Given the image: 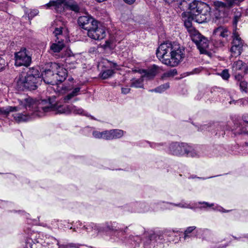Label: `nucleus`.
<instances>
[{"label":"nucleus","instance_id":"obj_1","mask_svg":"<svg viewBox=\"0 0 248 248\" xmlns=\"http://www.w3.org/2000/svg\"><path fill=\"white\" fill-rule=\"evenodd\" d=\"M184 49L180 45L166 42L161 44L156 50L158 59L164 64L171 67L178 65L184 57Z\"/></svg>","mask_w":248,"mask_h":248},{"label":"nucleus","instance_id":"obj_2","mask_svg":"<svg viewBox=\"0 0 248 248\" xmlns=\"http://www.w3.org/2000/svg\"><path fill=\"white\" fill-rule=\"evenodd\" d=\"M40 74L37 68L32 67L26 73H22L16 78V86L20 90H36L40 81Z\"/></svg>","mask_w":248,"mask_h":248},{"label":"nucleus","instance_id":"obj_3","mask_svg":"<svg viewBox=\"0 0 248 248\" xmlns=\"http://www.w3.org/2000/svg\"><path fill=\"white\" fill-rule=\"evenodd\" d=\"M30 104L28 106H31L36 108V110L41 112L40 114H37L40 117L44 116L46 113L54 112L55 114L69 113V109L68 106H64L58 103L53 104L50 99L48 100H40L33 101V99H29L28 101Z\"/></svg>","mask_w":248,"mask_h":248},{"label":"nucleus","instance_id":"obj_4","mask_svg":"<svg viewBox=\"0 0 248 248\" xmlns=\"http://www.w3.org/2000/svg\"><path fill=\"white\" fill-rule=\"evenodd\" d=\"M170 153L174 155L194 157L196 154L191 151V148L186 143L178 142L171 143L169 146Z\"/></svg>","mask_w":248,"mask_h":248},{"label":"nucleus","instance_id":"obj_5","mask_svg":"<svg viewBox=\"0 0 248 248\" xmlns=\"http://www.w3.org/2000/svg\"><path fill=\"white\" fill-rule=\"evenodd\" d=\"M179 7L183 10L187 8L190 10V12L192 13L202 11L205 12L210 10L208 5L199 0H193L191 2H189V0H183L179 3Z\"/></svg>","mask_w":248,"mask_h":248},{"label":"nucleus","instance_id":"obj_6","mask_svg":"<svg viewBox=\"0 0 248 248\" xmlns=\"http://www.w3.org/2000/svg\"><path fill=\"white\" fill-rule=\"evenodd\" d=\"M188 32L190 34L191 40L197 45L200 53L202 54L205 53L206 52V48L208 46L207 39L195 29Z\"/></svg>","mask_w":248,"mask_h":248},{"label":"nucleus","instance_id":"obj_7","mask_svg":"<svg viewBox=\"0 0 248 248\" xmlns=\"http://www.w3.org/2000/svg\"><path fill=\"white\" fill-rule=\"evenodd\" d=\"M29 99H32V98H27L25 99V108L28 109V108H29L30 109H31L32 111H33L31 114L30 115L29 113L27 114H23L22 113H17L14 115V118L16 121L18 123L20 122H27L30 120H31L33 118H34L35 116H38L40 117L37 114H40L41 112L36 110V108L32 107L31 106V107L28 106V105L30 104L29 102H28V100Z\"/></svg>","mask_w":248,"mask_h":248},{"label":"nucleus","instance_id":"obj_8","mask_svg":"<svg viewBox=\"0 0 248 248\" xmlns=\"http://www.w3.org/2000/svg\"><path fill=\"white\" fill-rule=\"evenodd\" d=\"M15 65L16 66H29L31 62V58L27 53L26 48L15 53Z\"/></svg>","mask_w":248,"mask_h":248},{"label":"nucleus","instance_id":"obj_9","mask_svg":"<svg viewBox=\"0 0 248 248\" xmlns=\"http://www.w3.org/2000/svg\"><path fill=\"white\" fill-rule=\"evenodd\" d=\"M232 37L233 40L231 51L232 56L236 57L242 53L244 42L236 31L233 33Z\"/></svg>","mask_w":248,"mask_h":248},{"label":"nucleus","instance_id":"obj_10","mask_svg":"<svg viewBox=\"0 0 248 248\" xmlns=\"http://www.w3.org/2000/svg\"><path fill=\"white\" fill-rule=\"evenodd\" d=\"M88 35L89 37L98 40L103 39L106 36L104 29L98 26V22L94 23V25L88 31Z\"/></svg>","mask_w":248,"mask_h":248},{"label":"nucleus","instance_id":"obj_11","mask_svg":"<svg viewBox=\"0 0 248 248\" xmlns=\"http://www.w3.org/2000/svg\"><path fill=\"white\" fill-rule=\"evenodd\" d=\"M97 20L90 16H81L78 18V25L82 29L87 31L97 23Z\"/></svg>","mask_w":248,"mask_h":248},{"label":"nucleus","instance_id":"obj_12","mask_svg":"<svg viewBox=\"0 0 248 248\" xmlns=\"http://www.w3.org/2000/svg\"><path fill=\"white\" fill-rule=\"evenodd\" d=\"M182 19L184 21V26L188 31L195 29L192 26V21H195L194 13L188 12H184L182 15Z\"/></svg>","mask_w":248,"mask_h":248},{"label":"nucleus","instance_id":"obj_13","mask_svg":"<svg viewBox=\"0 0 248 248\" xmlns=\"http://www.w3.org/2000/svg\"><path fill=\"white\" fill-rule=\"evenodd\" d=\"M41 76L46 83L52 85H57L55 74L50 69H46L43 71Z\"/></svg>","mask_w":248,"mask_h":248},{"label":"nucleus","instance_id":"obj_14","mask_svg":"<svg viewBox=\"0 0 248 248\" xmlns=\"http://www.w3.org/2000/svg\"><path fill=\"white\" fill-rule=\"evenodd\" d=\"M66 0H50L48 3L44 5V6L46 7V9H51L53 7L58 12L59 11V9H62V4H64L65 6V2Z\"/></svg>","mask_w":248,"mask_h":248},{"label":"nucleus","instance_id":"obj_15","mask_svg":"<svg viewBox=\"0 0 248 248\" xmlns=\"http://www.w3.org/2000/svg\"><path fill=\"white\" fill-rule=\"evenodd\" d=\"M210 10L207 11H199L194 13L195 21L198 23H202L207 21Z\"/></svg>","mask_w":248,"mask_h":248},{"label":"nucleus","instance_id":"obj_16","mask_svg":"<svg viewBox=\"0 0 248 248\" xmlns=\"http://www.w3.org/2000/svg\"><path fill=\"white\" fill-rule=\"evenodd\" d=\"M55 43H52L50 46V50L54 53L60 52L65 46L63 40L55 39Z\"/></svg>","mask_w":248,"mask_h":248},{"label":"nucleus","instance_id":"obj_17","mask_svg":"<svg viewBox=\"0 0 248 248\" xmlns=\"http://www.w3.org/2000/svg\"><path fill=\"white\" fill-rule=\"evenodd\" d=\"M57 84L64 81L67 76V71L65 68H60L57 73L55 74Z\"/></svg>","mask_w":248,"mask_h":248},{"label":"nucleus","instance_id":"obj_18","mask_svg":"<svg viewBox=\"0 0 248 248\" xmlns=\"http://www.w3.org/2000/svg\"><path fill=\"white\" fill-rule=\"evenodd\" d=\"M158 70V67L154 64L150 68L146 70L145 74V78L148 79H153L157 74Z\"/></svg>","mask_w":248,"mask_h":248},{"label":"nucleus","instance_id":"obj_19","mask_svg":"<svg viewBox=\"0 0 248 248\" xmlns=\"http://www.w3.org/2000/svg\"><path fill=\"white\" fill-rule=\"evenodd\" d=\"M65 7L76 13H78L80 10L78 3L73 0H67L65 2Z\"/></svg>","mask_w":248,"mask_h":248},{"label":"nucleus","instance_id":"obj_20","mask_svg":"<svg viewBox=\"0 0 248 248\" xmlns=\"http://www.w3.org/2000/svg\"><path fill=\"white\" fill-rule=\"evenodd\" d=\"M117 224L115 222H106L105 224V226L103 228V231L111 232L122 231L121 229H117V226L116 225Z\"/></svg>","mask_w":248,"mask_h":248},{"label":"nucleus","instance_id":"obj_21","mask_svg":"<svg viewBox=\"0 0 248 248\" xmlns=\"http://www.w3.org/2000/svg\"><path fill=\"white\" fill-rule=\"evenodd\" d=\"M68 108L69 109V113H73L76 114H80L89 116L81 108H78L74 105L68 106Z\"/></svg>","mask_w":248,"mask_h":248},{"label":"nucleus","instance_id":"obj_22","mask_svg":"<svg viewBox=\"0 0 248 248\" xmlns=\"http://www.w3.org/2000/svg\"><path fill=\"white\" fill-rule=\"evenodd\" d=\"M246 63L241 60H238L234 62L232 65V70L234 72H236L238 70H241Z\"/></svg>","mask_w":248,"mask_h":248},{"label":"nucleus","instance_id":"obj_23","mask_svg":"<svg viewBox=\"0 0 248 248\" xmlns=\"http://www.w3.org/2000/svg\"><path fill=\"white\" fill-rule=\"evenodd\" d=\"M169 87L170 84L168 82L162 85H161L159 86L156 87V88L151 90L150 91L161 93L166 91L167 89H169Z\"/></svg>","mask_w":248,"mask_h":248},{"label":"nucleus","instance_id":"obj_24","mask_svg":"<svg viewBox=\"0 0 248 248\" xmlns=\"http://www.w3.org/2000/svg\"><path fill=\"white\" fill-rule=\"evenodd\" d=\"M214 5L216 10L219 11H222L226 8H229L227 5V3H225L220 1H216L214 2Z\"/></svg>","mask_w":248,"mask_h":248},{"label":"nucleus","instance_id":"obj_25","mask_svg":"<svg viewBox=\"0 0 248 248\" xmlns=\"http://www.w3.org/2000/svg\"><path fill=\"white\" fill-rule=\"evenodd\" d=\"M18 110V107L8 106L5 108H1V112L4 114H8L10 112L17 111Z\"/></svg>","mask_w":248,"mask_h":248},{"label":"nucleus","instance_id":"obj_26","mask_svg":"<svg viewBox=\"0 0 248 248\" xmlns=\"http://www.w3.org/2000/svg\"><path fill=\"white\" fill-rule=\"evenodd\" d=\"M112 138L114 139H118L121 138L124 134V131L120 129H112Z\"/></svg>","mask_w":248,"mask_h":248},{"label":"nucleus","instance_id":"obj_27","mask_svg":"<svg viewBox=\"0 0 248 248\" xmlns=\"http://www.w3.org/2000/svg\"><path fill=\"white\" fill-rule=\"evenodd\" d=\"M143 79L142 78L139 79H133L131 84V87H134L136 88H142Z\"/></svg>","mask_w":248,"mask_h":248},{"label":"nucleus","instance_id":"obj_28","mask_svg":"<svg viewBox=\"0 0 248 248\" xmlns=\"http://www.w3.org/2000/svg\"><path fill=\"white\" fill-rule=\"evenodd\" d=\"M177 74V72L175 69H171L167 72L164 73L161 76V79H163L166 78L173 77Z\"/></svg>","mask_w":248,"mask_h":248},{"label":"nucleus","instance_id":"obj_29","mask_svg":"<svg viewBox=\"0 0 248 248\" xmlns=\"http://www.w3.org/2000/svg\"><path fill=\"white\" fill-rule=\"evenodd\" d=\"M114 74V71L111 69H108L103 71L101 74V77L103 79H107L110 78Z\"/></svg>","mask_w":248,"mask_h":248},{"label":"nucleus","instance_id":"obj_30","mask_svg":"<svg viewBox=\"0 0 248 248\" xmlns=\"http://www.w3.org/2000/svg\"><path fill=\"white\" fill-rule=\"evenodd\" d=\"M196 227L195 226H190L187 227L184 232V239L186 240L187 238H189V234L193 232L196 229Z\"/></svg>","mask_w":248,"mask_h":248},{"label":"nucleus","instance_id":"obj_31","mask_svg":"<svg viewBox=\"0 0 248 248\" xmlns=\"http://www.w3.org/2000/svg\"><path fill=\"white\" fill-rule=\"evenodd\" d=\"M245 0H228L226 2L229 8L232 7L234 5H239L240 3Z\"/></svg>","mask_w":248,"mask_h":248},{"label":"nucleus","instance_id":"obj_32","mask_svg":"<svg viewBox=\"0 0 248 248\" xmlns=\"http://www.w3.org/2000/svg\"><path fill=\"white\" fill-rule=\"evenodd\" d=\"M237 85L239 86L240 89L242 92H247L248 91V83L246 81L243 80L238 83H237Z\"/></svg>","mask_w":248,"mask_h":248},{"label":"nucleus","instance_id":"obj_33","mask_svg":"<svg viewBox=\"0 0 248 248\" xmlns=\"http://www.w3.org/2000/svg\"><path fill=\"white\" fill-rule=\"evenodd\" d=\"M62 27L60 28H56L55 30L53 31V33L54 36L56 37V39L60 40L61 39L59 38L60 35H62Z\"/></svg>","mask_w":248,"mask_h":248},{"label":"nucleus","instance_id":"obj_34","mask_svg":"<svg viewBox=\"0 0 248 248\" xmlns=\"http://www.w3.org/2000/svg\"><path fill=\"white\" fill-rule=\"evenodd\" d=\"M103 139L106 140H113L112 132L110 130H106L104 131Z\"/></svg>","mask_w":248,"mask_h":248},{"label":"nucleus","instance_id":"obj_35","mask_svg":"<svg viewBox=\"0 0 248 248\" xmlns=\"http://www.w3.org/2000/svg\"><path fill=\"white\" fill-rule=\"evenodd\" d=\"M241 16H242L241 13L240 12H237L235 14V15H234V16L233 17V24L235 27L236 26L237 24L238 21L239 20L240 17H241Z\"/></svg>","mask_w":248,"mask_h":248},{"label":"nucleus","instance_id":"obj_36","mask_svg":"<svg viewBox=\"0 0 248 248\" xmlns=\"http://www.w3.org/2000/svg\"><path fill=\"white\" fill-rule=\"evenodd\" d=\"M234 78H235V80L236 81V84H237V83H238L241 81H243V80H244V76L240 74H237V73H235L234 74Z\"/></svg>","mask_w":248,"mask_h":248},{"label":"nucleus","instance_id":"obj_37","mask_svg":"<svg viewBox=\"0 0 248 248\" xmlns=\"http://www.w3.org/2000/svg\"><path fill=\"white\" fill-rule=\"evenodd\" d=\"M220 75L223 79L227 80L230 78V74L228 69L223 70L220 74Z\"/></svg>","mask_w":248,"mask_h":248},{"label":"nucleus","instance_id":"obj_38","mask_svg":"<svg viewBox=\"0 0 248 248\" xmlns=\"http://www.w3.org/2000/svg\"><path fill=\"white\" fill-rule=\"evenodd\" d=\"M6 65L7 64L5 60L0 56V72L5 69Z\"/></svg>","mask_w":248,"mask_h":248},{"label":"nucleus","instance_id":"obj_39","mask_svg":"<svg viewBox=\"0 0 248 248\" xmlns=\"http://www.w3.org/2000/svg\"><path fill=\"white\" fill-rule=\"evenodd\" d=\"M38 14V11L37 10H31L28 14V17L29 19H31Z\"/></svg>","mask_w":248,"mask_h":248},{"label":"nucleus","instance_id":"obj_40","mask_svg":"<svg viewBox=\"0 0 248 248\" xmlns=\"http://www.w3.org/2000/svg\"><path fill=\"white\" fill-rule=\"evenodd\" d=\"M93 137L97 139H103L104 131L99 132L97 131H94L93 132Z\"/></svg>","mask_w":248,"mask_h":248},{"label":"nucleus","instance_id":"obj_41","mask_svg":"<svg viewBox=\"0 0 248 248\" xmlns=\"http://www.w3.org/2000/svg\"><path fill=\"white\" fill-rule=\"evenodd\" d=\"M224 28L222 27H219L215 29L213 32V35L219 36L221 35L222 31H223Z\"/></svg>","mask_w":248,"mask_h":248},{"label":"nucleus","instance_id":"obj_42","mask_svg":"<svg viewBox=\"0 0 248 248\" xmlns=\"http://www.w3.org/2000/svg\"><path fill=\"white\" fill-rule=\"evenodd\" d=\"M75 96L70 93L63 97V101L64 103H68Z\"/></svg>","mask_w":248,"mask_h":248},{"label":"nucleus","instance_id":"obj_43","mask_svg":"<svg viewBox=\"0 0 248 248\" xmlns=\"http://www.w3.org/2000/svg\"><path fill=\"white\" fill-rule=\"evenodd\" d=\"M214 127H215V125H208L207 124H204V125H202V130H206L208 131H210V130L213 129V128H214Z\"/></svg>","mask_w":248,"mask_h":248},{"label":"nucleus","instance_id":"obj_44","mask_svg":"<svg viewBox=\"0 0 248 248\" xmlns=\"http://www.w3.org/2000/svg\"><path fill=\"white\" fill-rule=\"evenodd\" d=\"M81 245L73 243L67 244L68 248H79Z\"/></svg>","mask_w":248,"mask_h":248},{"label":"nucleus","instance_id":"obj_45","mask_svg":"<svg viewBox=\"0 0 248 248\" xmlns=\"http://www.w3.org/2000/svg\"><path fill=\"white\" fill-rule=\"evenodd\" d=\"M236 133L238 134H248V131H247L246 129H245L244 127H242V129H240V131H237ZM246 145L248 147V142L246 143Z\"/></svg>","mask_w":248,"mask_h":248},{"label":"nucleus","instance_id":"obj_46","mask_svg":"<svg viewBox=\"0 0 248 248\" xmlns=\"http://www.w3.org/2000/svg\"><path fill=\"white\" fill-rule=\"evenodd\" d=\"M228 35V31L227 29L224 28L223 31H222L221 35L219 36V37H227Z\"/></svg>","mask_w":248,"mask_h":248},{"label":"nucleus","instance_id":"obj_47","mask_svg":"<svg viewBox=\"0 0 248 248\" xmlns=\"http://www.w3.org/2000/svg\"><path fill=\"white\" fill-rule=\"evenodd\" d=\"M80 88L79 87H77L75 88L73 91L71 92L72 94L74 96H76L78 94V93L80 92Z\"/></svg>","mask_w":248,"mask_h":248},{"label":"nucleus","instance_id":"obj_48","mask_svg":"<svg viewBox=\"0 0 248 248\" xmlns=\"http://www.w3.org/2000/svg\"><path fill=\"white\" fill-rule=\"evenodd\" d=\"M138 72L140 74H142V75L141 77L140 78H142L143 79V78H145V72H146V70L145 69H140L138 71Z\"/></svg>","mask_w":248,"mask_h":248},{"label":"nucleus","instance_id":"obj_49","mask_svg":"<svg viewBox=\"0 0 248 248\" xmlns=\"http://www.w3.org/2000/svg\"><path fill=\"white\" fill-rule=\"evenodd\" d=\"M121 90L123 93L126 94L129 93L130 89L129 88H122Z\"/></svg>","mask_w":248,"mask_h":248},{"label":"nucleus","instance_id":"obj_50","mask_svg":"<svg viewBox=\"0 0 248 248\" xmlns=\"http://www.w3.org/2000/svg\"><path fill=\"white\" fill-rule=\"evenodd\" d=\"M57 241V245L59 246V248H68L67 244L66 245H60L59 242L56 239H55Z\"/></svg>","mask_w":248,"mask_h":248},{"label":"nucleus","instance_id":"obj_51","mask_svg":"<svg viewBox=\"0 0 248 248\" xmlns=\"http://www.w3.org/2000/svg\"><path fill=\"white\" fill-rule=\"evenodd\" d=\"M243 119L244 122L248 124V114L244 115Z\"/></svg>","mask_w":248,"mask_h":248},{"label":"nucleus","instance_id":"obj_52","mask_svg":"<svg viewBox=\"0 0 248 248\" xmlns=\"http://www.w3.org/2000/svg\"><path fill=\"white\" fill-rule=\"evenodd\" d=\"M136 0H124V1L128 4H133Z\"/></svg>","mask_w":248,"mask_h":248},{"label":"nucleus","instance_id":"obj_53","mask_svg":"<svg viewBox=\"0 0 248 248\" xmlns=\"http://www.w3.org/2000/svg\"><path fill=\"white\" fill-rule=\"evenodd\" d=\"M244 67V72L245 74H248V66H247L246 64L245 65Z\"/></svg>","mask_w":248,"mask_h":248},{"label":"nucleus","instance_id":"obj_54","mask_svg":"<svg viewBox=\"0 0 248 248\" xmlns=\"http://www.w3.org/2000/svg\"><path fill=\"white\" fill-rule=\"evenodd\" d=\"M110 66L111 67H115L117 66V64L115 62H111Z\"/></svg>","mask_w":248,"mask_h":248},{"label":"nucleus","instance_id":"obj_55","mask_svg":"<svg viewBox=\"0 0 248 248\" xmlns=\"http://www.w3.org/2000/svg\"><path fill=\"white\" fill-rule=\"evenodd\" d=\"M70 59H71V57H70L67 58H66V64H71V63L69 62Z\"/></svg>","mask_w":248,"mask_h":248},{"label":"nucleus","instance_id":"obj_56","mask_svg":"<svg viewBox=\"0 0 248 248\" xmlns=\"http://www.w3.org/2000/svg\"><path fill=\"white\" fill-rule=\"evenodd\" d=\"M175 0H165V1L166 2H168L169 3H170L171 2H172L173 1H174Z\"/></svg>","mask_w":248,"mask_h":248},{"label":"nucleus","instance_id":"obj_57","mask_svg":"<svg viewBox=\"0 0 248 248\" xmlns=\"http://www.w3.org/2000/svg\"><path fill=\"white\" fill-rule=\"evenodd\" d=\"M179 206H180V207H184V208H188V205H181V204H179Z\"/></svg>","mask_w":248,"mask_h":248},{"label":"nucleus","instance_id":"obj_58","mask_svg":"<svg viewBox=\"0 0 248 248\" xmlns=\"http://www.w3.org/2000/svg\"><path fill=\"white\" fill-rule=\"evenodd\" d=\"M194 71H195L194 73H198L200 72V70L198 69H195Z\"/></svg>","mask_w":248,"mask_h":248},{"label":"nucleus","instance_id":"obj_59","mask_svg":"<svg viewBox=\"0 0 248 248\" xmlns=\"http://www.w3.org/2000/svg\"><path fill=\"white\" fill-rule=\"evenodd\" d=\"M73 88V86H71V87H67L66 88V90H70Z\"/></svg>","mask_w":248,"mask_h":248},{"label":"nucleus","instance_id":"obj_60","mask_svg":"<svg viewBox=\"0 0 248 248\" xmlns=\"http://www.w3.org/2000/svg\"><path fill=\"white\" fill-rule=\"evenodd\" d=\"M70 81H73L74 80V79L73 78H70L68 79Z\"/></svg>","mask_w":248,"mask_h":248},{"label":"nucleus","instance_id":"obj_61","mask_svg":"<svg viewBox=\"0 0 248 248\" xmlns=\"http://www.w3.org/2000/svg\"><path fill=\"white\" fill-rule=\"evenodd\" d=\"M205 203L206 204L208 205V206H211L213 205V204H211V205H209L208 204V203H207V202H205Z\"/></svg>","mask_w":248,"mask_h":248},{"label":"nucleus","instance_id":"obj_62","mask_svg":"<svg viewBox=\"0 0 248 248\" xmlns=\"http://www.w3.org/2000/svg\"><path fill=\"white\" fill-rule=\"evenodd\" d=\"M84 228H85V229H87V228L85 227V226H84Z\"/></svg>","mask_w":248,"mask_h":248},{"label":"nucleus","instance_id":"obj_63","mask_svg":"<svg viewBox=\"0 0 248 248\" xmlns=\"http://www.w3.org/2000/svg\"><path fill=\"white\" fill-rule=\"evenodd\" d=\"M91 118H92V119H94V118H93V116H91Z\"/></svg>","mask_w":248,"mask_h":248},{"label":"nucleus","instance_id":"obj_64","mask_svg":"<svg viewBox=\"0 0 248 248\" xmlns=\"http://www.w3.org/2000/svg\"><path fill=\"white\" fill-rule=\"evenodd\" d=\"M228 0H226V1H227Z\"/></svg>","mask_w":248,"mask_h":248}]
</instances>
